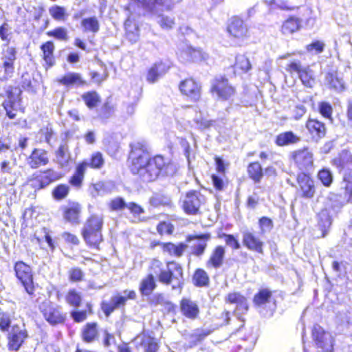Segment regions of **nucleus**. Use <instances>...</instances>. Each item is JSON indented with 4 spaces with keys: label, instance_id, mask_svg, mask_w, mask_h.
<instances>
[{
    "label": "nucleus",
    "instance_id": "1",
    "mask_svg": "<svg viewBox=\"0 0 352 352\" xmlns=\"http://www.w3.org/2000/svg\"><path fill=\"white\" fill-rule=\"evenodd\" d=\"M130 147L131 172L138 175L142 182H152L161 177L172 176L175 173L176 168L168 159L160 155L151 157L146 142H134L130 144Z\"/></svg>",
    "mask_w": 352,
    "mask_h": 352
},
{
    "label": "nucleus",
    "instance_id": "2",
    "mask_svg": "<svg viewBox=\"0 0 352 352\" xmlns=\"http://www.w3.org/2000/svg\"><path fill=\"white\" fill-rule=\"evenodd\" d=\"M144 9L157 18V22L164 30H170L175 24V19L169 16L164 15V12L171 11L175 3L172 0H144L142 2Z\"/></svg>",
    "mask_w": 352,
    "mask_h": 352
},
{
    "label": "nucleus",
    "instance_id": "3",
    "mask_svg": "<svg viewBox=\"0 0 352 352\" xmlns=\"http://www.w3.org/2000/svg\"><path fill=\"white\" fill-rule=\"evenodd\" d=\"M346 203L352 204V182H342L339 193H329L323 209L336 217Z\"/></svg>",
    "mask_w": 352,
    "mask_h": 352
},
{
    "label": "nucleus",
    "instance_id": "4",
    "mask_svg": "<svg viewBox=\"0 0 352 352\" xmlns=\"http://www.w3.org/2000/svg\"><path fill=\"white\" fill-rule=\"evenodd\" d=\"M103 219L101 216L91 214L85 222L81 234L89 246H98L102 241V229Z\"/></svg>",
    "mask_w": 352,
    "mask_h": 352
},
{
    "label": "nucleus",
    "instance_id": "5",
    "mask_svg": "<svg viewBox=\"0 0 352 352\" xmlns=\"http://www.w3.org/2000/svg\"><path fill=\"white\" fill-rule=\"evenodd\" d=\"M240 309H233L231 311L227 309H216L212 314L211 321L214 324L213 330L226 324H233L241 329L245 324L244 313L239 312Z\"/></svg>",
    "mask_w": 352,
    "mask_h": 352
},
{
    "label": "nucleus",
    "instance_id": "6",
    "mask_svg": "<svg viewBox=\"0 0 352 352\" xmlns=\"http://www.w3.org/2000/svg\"><path fill=\"white\" fill-rule=\"evenodd\" d=\"M311 336L316 346L320 349L322 352L333 351L335 340L333 336L318 324L313 326Z\"/></svg>",
    "mask_w": 352,
    "mask_h": 352
},
{
    "label": "nucleus",
    "instance_id": "7",
    "mask_svg": "<svg viewBox=\"0 0 352 352\" xmlns=\"http://www.w3.org/2000/svg\"><path fill=\"white\" fill-rule=\"evenodd\" d=\"M182 207L184 211L190 215H196L200 213V207L204 203L205 198L200 192L190 190L181 199Z\"/></svg>",
    "mask_w": 352,
    "mask_h": 352
},
{
    "label": "nucleus",
    "instance_id": "8",
    "mask_svg": "<svg viewBox=\"0 0 352 352\" xmlns=\"http://www.w3.org/2000/svg\"><path fill=\"white\" fill-rule=\"evenodd\" d=\"M336 166L343 175L342 182H352V155L346 150H342L338 157L333 160Z\"/></svg>",
    "mask_w": 352,
    "mask_h": 352
},
{
    "label": "nucleus",
    "instance_id": "9",
    "mask_svg": "<svg viewBox=\"0 0 352 352\" xmlns=\"http://www.w3.org/2000/svg\"><path fill=\"white\" fill-rule=\"evenodd\" d=\"M58 179L57 172L52 169H47L34 173L32 177L29 179V182L35 190H38L45 188Z\"/></svg>",
    "mask_w": 352,
    "mask_h": 352
},
{
    "label": "nucleus",
    "instance_id": "10",
    "mask_svg": "<svg viewBox=\"0 0 352 352\" xmlns=\"http://www.w3.org/2000/svg\"><path fill=\"white\" fill-rule=\"evenodd\" d=\"M211 238V234L209 232L188 235L186 239V242L191 243L195 241L190 245V254L198 258L201 257L204 254L208 246V242Z\"/></svg>",
    "mask_w": 352,
    "mask_h": 352
},
{
    "label": "nucleus",
    "instance_id": "11",
    "mask_svg": "<svg viewBox=\"0 0 352 352\" xmlns=\"http://www.w3.org/2000/svg\"><path fill=\"white\" fill-rule=\"evenodd\" d=\"M16 276L21 281L26 292L31 294L34 291L33 277L30 266L23 261H18L14 265Z\"/></svg>",
    "mask_w": 352,
    "mask_h": 352
},
{
    "label": "nucleus",
    "instance_id": "12",
    "mask_svg": "<svg viewBox=\"0 0 352 352\" xmlns=\"http://www.w3.org/2000/svg\"><path fill=\"white\" fill-rule=\"evenodd\" d=\"M211 91L215 93L219 99L229 100L235 94L234 88L228 83L225 77H217L212 82Z\"/></svg>",
    "mask_w": 352,
    "mask_h": 352
},
{
    "label": "nucleus",
    "instance_id": "13",
    "mask_svg": "<svg viewBox=\"0 0 352 352\" xmlns=\"http://www.w3.org/2000/svg\"><path fill=\"white\" fill-rule=\"evenodd\" d=\"M297 182L300 187V195L305 199H312L316 193L314 181L307 174H298Z\"/></svg>",
    "mask_w": 352,
    "mask_h": 352
},
{
    "label": "nucleus",
    "instance_id": "14",
    "mask_svg": "<svg viewBox=\"0 0 352 352\" xmlns=\"http://www.w3.org/2000/svg\"><path fill=\"white\" fill-rule=\"evenodd\" d=\"M324 85L329 89L340 93L345 89V82L337 71L331 70L324 75Z\"/></svg>",
    "mask_w": 352,
    "mask_h": 352
},
{
    "label": "nucleus",
    "instance_id": "15",
    "mask_svg": "<svg viewBox=\"0 0 352 352\" xmlns=\"http://www.w3.org/2000/svg\"><path fill=\"white\" fill-rule=\"evenodd\" d=\"M16 50L13 47H7L2 54L3 68L5 78H10L14 72V63L16 59Z\"/></svg>",
    "mask_w": 352,
    "mask_h": 352
},
{
    "label": "nucleus",
    "instance_id": "16",
    "mask_svg": "<svg viewBox=\"0 0 352 352\" xmlns=\"http://www.w3.org/2000/svg\"><path fill=\"white\" fill-rule=\"evenodd\" d=\"M292 158L301 170H309L313 166V155L307 149L298 150L292 153Z\"/></svg>",
    "mask_w": 352,
    "mask_h": 352
},
{
    "label": "nucleus",
    "instance_id": "17",
    "mask_svg": "<svg viewBox=\"0 0 352 352\" xmlns=\"http://www.w3.org/2000/svg\"><path fill=\"white\" fill-rule=\"evenodd\" d=\"M227 30L230 35L236 38H243L247 36L248 32L247 25L238 16L231 18Z\"/></svg>",
    "mask_w": 352,
    "mask_h": 352
},
{
    "label": "nucleus",
    "instance_id": "18",
    "mask_svg": "<svg viewBox=\"0 0 352 352\" xmlns=\"http://www.w3.org/2000/svg\"><path fill=\"white\" fill-rule=\"evenodd\" d=\"M181 92L193 101H197L201 96V86L192 79H186L179 85Z\"/></svg>",
    "mask_w": 352,
    "mask_h": 352
},
{
    "label": "nucleus",
    "instance_id": "19",
    "mask_svg": "<svg viewBox=\"0 0 352 352\" xmlns=\"http://www.w3.org/2000/svg\"><path fill=\"white\" fill-rule=\"evenodd\" d=\"M63 215L64 219L72 225H78L80 223V217L82 208L78 203H72L67 206H63Z\"/></svg>",
    "mask_w": 352,
    "mask_h": 352
},
{
    "label": "nucleus",
    "instance_id": "20",
    "mask_svg": "<svg viewBox=\"0 0 352 352\" xmlns=\"http://www.w3.org/2000/svg\"><path fill=\"white\" fill-rule=\"evenodd\" d=\"M243 244L248 250L263 254L264 243L250 231L243 232Z\"/></svg>",
    "mask_w": 352,
    "mask_h": 352
},
{
    "label": "nucleus",
    "instance_id": "21",
    "mask_svg": "<svg viewBox=\"0 0 352 352\" xmlns=\"http://www.w3.org/2000/svg\"><path fill=\"white\" fill-rule=\"evenodd\" d=\"M28 337L27 331H12L8 337V349L10 351H18Z\"/></svg>",
    "mask_w": 352,
    "mask_h": 352
},
{
    "label": "nucleus",
    "instance_id": "22",
    "mask_svg": "<svg viewBox=\"0 0 352 352\" xmlns=\"http://www.w3.org/2000/svg\"><path fill=\"white\" fill-rule=\"evenodd\" d=\"M22 91L19 87L8 86L5 88L6 99L3 102L2 106H20Z\"/></svg>",
    "mask_w": 352,
    "mask_h": 352
},
{
    "label": "nucleus",
    "instance_id": "23",
    "mask_svg": "<svg viewBox=\"0 0 352 352\" xmlns=\"http://www.w3.org/2000/svg\"><path fill=\"white\" fill-rule=\"evenodd\" d=\"M48 162L47 151L40 148H34L28 159V164L32 168H37L41 166L47 164Z\"/></svg>",
    "mask_w": 352,
    "mask_h": 352
},
{
    "label": "nucleus",
    "instance_id": "24",
    "mask_svg": "<svg viewBox=\"0 0 352 352\" xmlns=\"http://www.w3.org/2000/svg\"><path fill=\"white\" fill-rule=\"evenodd\" d=\"M226 250L221 245L217 246L212 252L209 259L206 262L207 267L219 269L221 267L225 257Z\"/></svg>",
    "mask_w": 352,
    "mask_h": 352
},
{
    "label": "nucleus",
    "instance_id": "25",
    "mask_svg": "<svg viewBox=\"0 0 352 352\" xmlns=\"http://www.w3.org/2000/svg\"><path fill=\"white\" fill-rule=\"evenodd\" d=\"M336 217L327 210L322 209L318 214V226L322 232V236L324 237L331 228L333 218Z\"/></svg>",
    "mask_w": 352,
    "mask_h": 352
},
{
    "label": "nucleus",
    "instance_id": "26",
    "mask_svg": "<svg viewBox=\"0 0 352 352\" xmlns=\"http://www.w3.org/2000/svg\"><path fill=\"white\" fill-rule=\"evenodd\" d=\"M300 136L295 134L292 131H288L279 133L275 139V144L278 146H285L292 144H296L300 141Z\"/></svg>",
    "mask_w": 352,
    "mask_h": 352
},
{
    "label": "nucleus",
    "instance_id": "27",
    "mask_svg": "<svg viewBox=\"0 0 352 352\" xmlns=\"http://www.w3.org/2000/svg\"><path fill=\"white\" fill-rule=\"evenodd\" d=\"M168 70V67L162 62L155 63L148 70L146 79L149 82L153 83L163 76Z\"/></svg>",
    "mask_w": 352,
    "mask_h": 352
},
{
    "label": "nucleus",
    "instance_id": "28",
    "mask_svg": "<svg viewBox=\"0 0 352 352\" xmlns=\"http://www.w3.org/2000/svg\"><path fill=\"white\" fill-rule=\"evenodd\" d=\"M306 126L311 134L320 139L323 138L326 135L327 129L325 124L316 119L308 120Z\"/></svg>",
    "mask_w": 352,
    "mask_h": 352
},
{
    "label": "nucleus",
    "instance_id": "29",
    "mask_svg": "<svg viewBox=\"0 0 352 352\" xmlns=\"http://www.w3.org/2000/svg\"><path fill=\"white\" fill-rule=\"evenodd\" d=\"M124 28L126 39L131 43H136L140 37L138 25L129 18L124 22Z\"/></svg>",
    "mask_w": 352,
    "mask_h": 352
},
{
    "label": "nucleus",
    "instance_id": "30",
    "mask_svg": "<svg viewBox=\"0 0 352 352\" xmlns=\"http://www.w3.org/2000/svg\"><path fill=\"white\" fill-rule=\"evenodd\" d=\"M161 245L164 252H166L170 255L177 257L182 256L188 247L184 243H179L177 245L173 243H163Z\"/></svg>",
    "mask_w": 352,
    "mask_h": 352
},
{
    "label": "nucleus",
    "instance_id": "31",
    "mask_svg": "<svg viewBox=\"0 0 352 352\" xmlns=\"http://www.w3.org/2000/svg\"><path fill=\"white\" fill-rule=\"evenodd\" d=\"M89 162L87 161H83L82 163L79 164L76 168L74 174L69 179V183L76 187H80L82 184L85 170L87 167L89 166Z\"/></svg>",
    "mask_w": 352,
    "mask_h": 352
},
{
    "label": "nucleus",
    "instance_id": "32",
    "mask_svg": "<svg viewBox=\"0 0 352 352\" xmlns=\"http://www.w3.org/2000/svg\"><path fill=\"white\" fill-rule=\"evenodd\" d=\"M247 171L249 177L252 179L255 184L260 183L264 175L263 168L258 162L249 164Z\"/></svg>",
    "mask_w": 352,
    "mask_h": 352
},
{
    "label": "nucleus",
    "instance_id": "33",
    "mask_svg": "<svg viewBox=\"0 0 352 352\" xmlns=\"http://www.w3.org/2000/svg\"><path fill=\"white\" fill-rule=\"evenodd\" d=\"M45 320L51 324L63 323L65 316L60 312L59 309H42Z\"/></svg>",
    "mask_w": 352,
    "mask_h": 352
},
{
    "label": "nucleus",
    "instance_id": "34",
    "mask_svg": "<svg viewBox=\"0 0 352 352\" xmlns=\"http://www.w3.org/2000/svg\"><path fill=\"white\" fill-rule=\"evenodd\" d=\"M302 21L297 17L291 16L283 24L281 31L285 35L291 34L301 27Z\"/></svg>",
    "mask_w": 352,
    "mask_h": 352
},
{
    "label": "nucleus",
    "instance_id": "35",
    "mask_svg": "<svg viewBox=\"0 0 352 352\" xmlns=\"http://www.w3.org/2000/svg\"><path fill=\"white\" fill-rule=\"evenodd\" d=\"M56 158L61 167L67 166L71 159L69 148L66 143L61 144L56 151Z\"/></svg>",
    "mask_w": 352,
    "mask_h": 352
},
{
    "label": "nucleus",
    "instance_id": "36",
    "mask_svg": "<svg viewBox=\"0 0 352 352\" xmlns=\"http://www.w3.org/2000/svg\"><path fill=\"white\" fill-rule=\"evenodd\" d=\"M58 82L63 85L69 87L74 85H84L86 82L82 80L81 75L78 73L71 72L59 79Z\"/></svg>",
    "mask_w": 352,
    "mask_h": 352
},
{
    "label": "nucleus",
    "instance_id": "37",
    "mask_svg": "<svg viewBox=\"0 0 352 352\" xmlns=\"http://www.w3.org/2000/svg\"><path fill=\"white\" fill-rule=\"evenodd\" d=\"M80 24L84 32L96 34L100 30V22L96 16L83 19Z\"/></svg>",
    "mask_w": 352,
    "mask_h": 352
},
{
    "label": "nucleus",
    "instance_id": "38",
    "mask_svg": "<svg viewBox=\"0 0 352 352\" xmlns=\"http://www.w3.org/2000/svg\"><path fill=\"white\" fill-rule=\"evenodd\" d=\"M135 296L136 293L134 291L124 290L121 294L116 295L111 298V302L113 306L109 308L124 306L128 299H135Z\"/></svg>",
    "mask_w": 352,
    "mask_h": 352
},
{
    "label": "nucleus",
    "instance_id": "39",
    "mask_svg": "<svg viewBox=\"0 0 352 352\" xmlns=\"http://www.w3.org/2000/svg\"><path fill=\"white\" fill-rule=\"evenodd\" d=\"M272 297V292L267 288L260 289L253 298L255 306L261 307L270 302Z\"/></svg>",
    "mask_w": 352,
    "mask_h": 352
},
{
    "label": "nucleus",
    "instance_id": "40",
    "mask_svg": "<svg viewBox=\"0 0 352 352\" xmlns=\"http://www.w3.org/2000/svg\"><path fill=\"white\" fill-rule=\"evenodd\" d=\"M54 48L55 47L54 43L50 41L45 42L41 46V50L43 54V59L45 60V63L50 67L53 66L54 64Z\"/></svg>",
    "mask_w": 352,
    "mask_h": 352
},
{
    "label": "nucleus",
    "instance_id": "41",
    "mask_svg": "<svg viewBox=\"0 0 352 352\" xmlns=\"http://www.w3.org/2000/svg\"><path fill=\"white\" fill-rule=\"evenodd\" d=\"M81 98L90 109L96 108L101 101L100 95L96 91L85 92L81 96Z\"/></svg>",
    "mask_w": 352,
    "mask_h": 352
},
{
    "label": "nucleus",
    "instance_id": "42",
    "mask_svg": "<svg viewBox=\"0 0 352 352\" xmlns=\"http://www.w3.org/2000/svg\"><path fill=\"white\" fill-rule=\"evenodd\" d=\"M98 331L96 323H87L82 332V338L84 342L90 343L97 337Z\"/></svg>",
    "mask_w": 352,
    "mask_h": 352
},
{
    "label": "nucleus",
    "instance_id": "43",
    "mask_svg": "<svg viewBox=\"0 0 352 352\" xmlns=\"http://www.w3.org/2000/svg\"><path fill=\"white\" fill-rule=\"evenodd\" d=\"M213 332V329H197L192 333L190 335L191 339L190 343L192 346H196L201 342L207 336Z\"/></svg>",
    "mask_w": 352,
    "mask_h": 352
},
{
    "label": "nucleus",
    "instance_id": "44",
    "mask_svg": "<svg viewBox=\"0 0 352 352\" xmlns=\"http://www.w3.org/2000/svg\"><path fill=\"white\" fill-rule=\"evenodd\" d=\"M155 287L154 275L148 274L146 278L144 279L140 285V290L143 295H149Z\"/></svg>",
    "mask_w": 352,
    "mask_h": 352
},
{
    "label": "nucleus",
    "instance_id": "45",
    "mask_svg": "<svg viewBox=\"0 0 352 352\" xmlns=\"http://www.w3.org/2000/svg\"><path fill=\"white\" fill-rule=\"evenodd\" d=\"M194 284L198 287H206L209 284V277L205 270L197 269L192 277Z\"/></svg>",
    "mask_w": 352,
    "mask_h": 352
},
{
    "label": "nucleus",
    "instance_id": "46",
    "mask_svg": "<svg viewBox=\"0 0 352 352\" xmlns=\"http://www.w3.org/2000/svg\"><path fill=\"white\" fill-rule=\"evenodd\" d=\"M298 76L302 84L307 87L311 88L314 85V72L309 67H305Z\"/></svg>",
    "mask_w": 352,
    "mask_h": 352
},
{
    "label": "nucleus",
    "instance_id": "47",
    "mask_svg": "<svg viewBox=\"0 0 352 352\" xmlns=\"http://www.w3.org/2000/svg\"><path fill=\"white\" fill-rule=\"evenodd\" d=\"M167 268L172 272L173 279L176 280L178 285L184 280L183 278V269L182 266L176 262H168L167 263Z\"/></svg>",
    "mask_w": 352,
    "mask_h": 352
},
{
    "label": "nucleus",
    "instance_id": "48",
    "mask_svg": "<svg viewBox=\"0 0 352 352\" xmlns=\"http://www.w3.org/2000/svg\"><path fill=\"white\" fill-rule=\"evenodd\" d=\"M226 300L231 304H236V306L244 307L248 308L247 305L246 298L241 294L239 292L230 293L226 298Z\"/></svg>",
    "mask_w": 352,
    "mask_h": 352
},
{
    "label": "nucleus",
    "instance_id": "49",
    "mask_svg": "<svg viewBox=\"0 0 352 352\" xmlns=\"http://www.w3.org/2000/svg\"><path fill=\"white\" fill-rule=\"evenodd\" d=\"M149 202L154 207L168 205L170 202V197L162 192L154 193L150 198Z\"/></svg>",
    "mask_w": 352,
    "mask_h": 352
},
{
    "label": "nucleus",
    "instance_id": "50",
    "mask_svg": "<svg viewBox=\"0 0 352 352\" xmlns=\"http://www.w3.org/2000/svg\"><path fill=\"white\" fill-rule=\"evenodd\" d=\"M49 13L52 17L56 21H65L67 16L65 8L58 5L50 7Z\"/></svg>",
    "mask_w": 352,
    "mask_h": 352
},
{
    "label": "nucleus",
    "instance_id": "51",
    "mask_svg": "<svg viewBox=\"0 0 352 352\" xmlns=\"http://www.w3.org/2000/svg\"><path fill=\"white\" fill-rule=\"evenodd\" d=\"M47 35L56 39L67 41L69 40L68 31L65 28L58 27L47 32Z\"/></svg>",
    "mask_w": 352,
    "mask_h": 352
},
{
    "label": "nucleus",
    "instance_id": "52",
    "mask_svg": "<svg viewBox=\"0 0 352 352\" xmlns=\"http://www.w3.org/2000/svg\"><path fill=\"white\" fill-rule=\"evenodd\" d=\"M184 53L188 56V60L197 62L205 59V54L201 50L192 47H188Z\"/></svg>",
    "mask_w": 352,
    "mask_h": 352
},
{
    "label": "nucleus",
    "instance_id": "53",
    "mask_svg": "<svg viewBox=\"0 0 352 352\" xmlns=\"http://www.w3.org/2000/svg\"><path fill=\"white\" fill-rule=\"evenodd\" d=\"M113 112V107L108 102H106L97 110V118L102 120H107L112 116Z\"/></svg>",
    "mask_w": 352,
    "mask_h": 352
},
{
    "label": "nucleus",
    "instance_id": "54",
    "mask_svg": "<svg viewBox=\"0 0 352 352\" xmlns=\"http://www.w3.org/2000/svg\"><path fill=\"white\" fill-rule=\"evenodd\" d=\"M318 177L326 187L330 186L333 182V175L328 169L324 168L320 170L318 173Z\"/></svg>",
    "mask_w": 352,
    "mask_h": 352
},
{
    "label": "nucleus",
    "instance_id": "55",
    "mask_svg": "<svg viewBox=\"0 0 352 352\" xmlns=\"http://www.w3.org/2000/svg\"><path fill=\"white\" fill-rule=\"evenodd\" d=\"M66 300L67 302L75 307H78L80 305V302L82 300V296L80 293L77 292L76 290H70L67 296Z\"/></svg>",
    "mask_w": 352,
    "mask_h": 352
},
{
    "label": "nucleus",
    "instance_id": "56",
    "mask_svg": "<svg viewBox=\"0 0 352 352\" xmlns=\"http://www.w3.org/2000/svg\"><path fill=\"white\" fill-rule=\"evenodd\" d=\"M235 66L244 72H248L252 68L249 59L244 55H238L236 56Z\"/></svg>",
    "mask_w": 352,
    "mask_h": 352
},
{
    "label": "nucleus",
    "instance_id": "57",
    "mask_svg": "<svg viewBox=\"0 0 352 352\" xmlns=\"http://www.w3.org/2000/svg\"><path fill=\"white\" fill-rule=\"evenodd\" d=\"M151 302L155 306H164L166 308H174L170 302L163 294H155L151 299Z\"/></svg>",
    "mask_w": 352,
    "mask_h": 352
},
{
    "label": "nucleus",
    "instance_id": "58",
    "mask_svg": "<svg viewBox=\"0 0 352 352\" xmlns=\"http://www.w3.org/2000/svg\"><path fill=\"white\" fill-rule=\"evenodd\" d=\"M69 189L68 186L60 184L54 189L52 192L53 197L57 200L63 199L68 195Z\"/></svg>",
    "mask_w": 352,
    "mask_h": 352
},
{
    "label": "nucleus",
    "instance_id": "59",
    "mask_svg": "<svg viewBox=\"0 0 352 352\" xmlns=\"http://www.w3.org/2000/svg\"><path fill=\"white\" fill-rule=\"evenodd\" d=\"M258 224L261 229V233L263 234L270 232L274 227L272 220L266 217H261L258 221Z\"/></svg>",
    "mask_w": 352,
    "mask_h": 352
},
{
    "label": "nucleus",
    "instance_id": "60",
    "mask_svg": "<svg viewBox=\"0 0 352 352\" xmlns=\"http://www.w3.org/2000/svg\"><path fill=\"white\" fill-rule=\"evenodd\" d=\"M319 112L320 113L324 118H328L333 121L331 118V114L333 112V109L331 105L327 102H321L319 103Z\"/></svg>",
    "mask_w": 352,
    "mask_h": 352
},
{
    "label": "nucleus",
    "instance_id": "61",
    "mask_svg": "<svg viewBox=\"0 0 352 352\" xmlns=\"http://www.w3.org/2000/svg\"><path fill=\"white\" fill-rule=\"evenodd\" d=\"M89 162V166L94 168H100L104 164V159L102 157V155L97 152L91 156L89 161H87Z\"/></svg>",
    "mask_w": 352,
    "mask_h": 352
},
{
    "label": "nucleus",
    "instance_id": "62",
    "mask_svg": "<svg viewBox=\"0 0 352 352\" xmlns=\"http://www.w3.org/2000/svg\"><path fill=\"white\" fill-rule=\"evenodd\" d=\"M11 324V315L6 313H0V330L6 331L8 330Z\"/></svg>",
    "mask_w": 352,
    "mask_h": 352
},
{
    "label": "nucleus",
    "instance_id": "63",
    "mask_svg": "<svg viewBox=\"0 0 352 352\" xmlns=\"http://www.w3.org/2000/svg\"><path fill=\"white\" fill-rule=\"evenodd\" d=\"M10 30H11V28H10L9 24L6 22L3 23L0 26V38L2 41L7 42L6 45H8V44L9 43V42L10 41V36L11 34Z\"/></svg>",
    "mask_w": 352,
    "mask_h": 352
},
{
    "label": "nucleus",
    "instance_id": "64",
    "mask_svg": "<svg viewBox=\"0 0 352 352\" xmlns=\"http://www.w3.org/2000/svg\"><path fill=\"white\" fill-rule=\"evenodd\" d=\"M127 204L124 201L122 197H116L111 200L110 203V207L112 210H122L126 208Z\"/></svg>",
    "mask_w": 352,
    "mask_h": 352
}]
</instances>
